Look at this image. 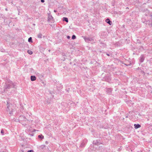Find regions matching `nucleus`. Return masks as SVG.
I'll return each instance as SVG.
<instances>
[{
	"mask_svg": "<svg viewBox=\"0 0 152 152\" xmlns=\"http://www.w3.org/2000/svg\"><path fill=\"white\" fill-rule=\"evenodd\" d=\"M42 34L41 33H39L37 35V37L39 39H41L42 38Z\"/></svg>",
	"mask_w": 152,
	"mask_h": 152,
	"instance_id": "dca6fc26",
	"label": "nucleus"
},
{
	"mask_svg": "<svg viewBox=\"0 0 152 152\" xmlns=\"http://www.w3.org/2000/svg\"><path fill=\"white\" fill-rule=\"evenodd\" d=\"M28 41L29 42L32 43L33 42L32 39L31 37H30L28 40Z\"/></svg>",
	"mask_w": 152,
	"mask_h": 152,
	"instance_id": "f3484780",
	"label": "nucleus"
},
{
	"mask_svg": "<svg viewBox=\"0 0 152 152\" xmlns=\"http://www.w3.org/2000/svg\"><path fill=\"white\" fill-rule=\"evenodd\" d=\"M34 152L33 150H28V151H27V152Z\"/></svg>",
	"mask_w": 152,
	"mask_h": 152,
	"instance_id": "5701e85b",
	"label": "nucleus"
},
{
	"mask_svg": "<svg viewBox=\"0 0 152 152\" xmlns=\"http://www.w3.org/2000/svg\"><path fill=\"white\" fill-rule=\"evenodd\" d=\"M76 38V36L74 35H73L72 37V39H75Z\"/></svg>",
	"mask_w": 152,
	"mask_h": 152,
	"instance_id": "aec40b11",
	"label": "nucleus"
},
{
	"mask_svg": "<svg viewBox=\"0 0 152 152\" xmlns=\"http://www.w3.org/2000/svg\"><path fill=\"white\" fill-rule=\"evenodd\" d=\"M28 53L30 54L31 55L33 54V52L30 50H28Z\"/></svg>",
	"mask_w": 152,
	"mask_h": 152,
	"instance_id": "6ab92c4d",
	"label": "nucleus"
},
{
	"mask_svg": "<svg viewBox=\"0 0 152 152\" xmlns=\"http://www.w3.org/2000/svg\"><path fill=\"white\" fill-rule=\"evenodd\" d=\"M62 20L63 21H66V23H68V18H67L63 17Z\"/></svg>",
	"mask_w": 152,
	"mask_h": 152,
	"instance_id": "2eb2a0df",
	"label": "nucleus"
},
{
	"mask_svg": "<svg viewBox=\"0 0 152 152\" xmlns=\"http://www.w3.org/2000/svg\"><path fill=\"white\" fill-rule=\"evenodd\" d=\"M1 132L2 135H3L4 134V130L3 129H2L1 130Z\"/></svg>",
	"mask_w": 152,
	"mask_h": 152,
	"instance_id": "4be33fe9",
	"label": "nucleus"
},
{
	"mask_svg": "<svg viewBox=\"0 0 152 152\" xmlns=\"http://www.w3.org/2000/svg\"><path fill=\"white\" fill-rule=\"evenodd\" d=\"M64 54V55H63V56H65V54Z\"/></svg>",
	"mask_w": 152,
	"mask_h": 152,
	"instance_id": "473e14b6",
	"label": "nucleus"
},
{
	"mask_svg": "<svg viewBox=\"0 0 152 152\" xmlns=\"http://www.w3.org/2000/svg\"><path fill=\"white\" fill-rule=\"evenodd\" d=\"M126 118H128V116H126Z\"/></svg>",
	"mask_w": 152,
	"mask_h": 152,
	"instance_id": "f704fd0d",
	"label": "nucleus"
},
{
	"mask_svg": "<svg viewBox=\"0 0 152 152\" xmlns=\"http://www.w3.org/2000/svg\"><path fill=\"white\" fill-rule=\"evenodd\" d=\"M33 25L34 26L35 25V24H33Z\"/></svg>",
	"mask_w": 152,
	"mask_h": 152,
	"instance_id": "2f4dec72",
	"label": "nucleus"
},
{
	"mask_svg": "<svg viewBox=\"0 0 152 152\" xmlns=\"http://www.w3.org/2000/svg\"><path fill=\"white\" fill-rule=\"evenodd\" d=\"M54 12H57V11L56 10H54Z\"/></svg>",
	"mask_w": 152,
	"mask_h": 152,
	"instance_id": "bb28decb",
	"label": "nucleus"
},
{
	"mask_svg": "<svg viewBox=\"0 0 152 152\" xmlns=\"http://www.w3.org/2000/svg\"><path fill=\"white\" fill-rule=\"evenodd\" d=\"M38 137L39 139H42L44 138V136L42 135L41 134V135H38Z\"/></svg>",
	"mask_w": 152,
	"mask_h": 152,
	"instance_id": "a211bd4d",
	"label": "nucleus"
},
{
	"mask_svg": "<svg viewBox=\"0 0 152 152\" xmlns=\"http://www.w3.org/2000/svg\"><path fill=\"white\" fill-rule=\"evenodd\" d=\"M113 89L111 88H106V92L107 94L108 95H111L112 94Z\"/></svg>",
	"mask_w": 152,
	"mask_h": 152,
	"instance_id": "423d86ee",
	"label": "nucleus"
},
{
	"mask_svg": "<svg viewBox=\"0 0 152 152\" xmlns=\"http://www.w3.org/2000/svg\"><path fill=\"white\" fill-rule=\"evenodd\" d=\"M48 21L49 22L53 23L54 21L53 20V18L50 15H48Z\"/></svg>",
	"mask_w": 152,
	"mask_h": 152,
	"instance_id": "39448f33",
	"label": "nucleus"
},
{
	"mask_svg": "<svg viewBox=\"0 0 152 152\" xmlns=\"http://www.w3.org/2000/svg\"><path fill=\"white\" fill-rule=\"evenodd\" d=\"M105 22L110 25H111L112 23V21L109 18L105 20Z\"/></svg>",
	"mask_w": 152,
	"mask_h": 152,
	"instance_id": "ddd939ff",
	"label": "nucleus"
},
{
	"mask_svg": "<svg viewBox=\"0 0 152 152\" xmlns=\"http://www.w3.org/2000/svg\"><path fill=\"white\" fill-rule=\"evenodd\" d=\"M19 120H23V121H26L27 119L23 115H21L19 117Z\"/></svg>",
	"mask_w": 152,
	"mask_h": 152,
	"instance_id": "9b49d317",
	"label": "nucleus"
},
{
	"mask_svg": "<svg viewBox=\"0 0 152 152\" xmlns=\"http://www.w3.org/2000/svg\"><path fill=\"white\" fill-rule=\"evenodd\" d=\"M114 45L115 46H117L119 45V44L118 42H116L115 43Z\"/></svg>",
	"mask_w": 152,
	"mask_h": 152,
	"instance_id": "412c9836",
	"label": "nucleus"
},
{
	"mask_svg": "<svg viewBox=\"0 0 152 152\" xmlns=\"http://www.w3.org/2000/svg\"><path fill=\"white\" fill-rule=\"evenodd\" d=\"M45 143H46V144H48V141H46V142H45Z\"/></svg>",
	"mask_w": 152,
	"mask_h": 152,
	"instance_id": "a878e982",
	"label": "nucleus"
},
{
	"mask_svg": "<svg viewBox=\"0 0 152 152\" xmlns=\"http://www.w3.org/2000/svg\"><path fill=\"white\" fill-rule=\"evenodd\" d=\"M145 59V55L143 54L141 55L139 58V62L141 63H142L144 61Z\"/></svg>",
	"mask_w": 152,
	"mask_h": 152,
	"instance_id": "0eeeda50",
	"label": "nucleus"
},
{
	"mask_svg": "<svg viewBox=\"0 0 152 152\" xmlns=\"http://www.w3.org/2000/svg\"><path fill=\"white\" fill-rule=\"evenodd\" d=\"M83 37L86 42H92L94 41V38L91 37H86L83 36Z\"/></svg>",
	"mask_w": 152,
	"mask_h": 152,
	"instance_id": "7ed1b4c3",
	"label": "nucleus"
},
{
	"mask_svg": "<svg viewBox=\"0 0 152 152\" xmlns=\"http://www.w3.org/2000/svg\"><path fill=\"white\" fill-rule=\"evenodd\" d=\"M5 10H7V8H6V9H5Z\"/></svg>",
	"mask_w": 152,
	"mask_h": 152,
	"instance_id": "72a5a7b5",
	"label": "nucleus"
},
{
	"mask_svg": "<svg viewBox=\"0 0 152 152\" xmlns=\"http://www.w3.org/2000/svg\"><path fill=\"white\" fill-rule=\"evenodd\" d=\"M100 36L102 37H106L107 33L106 32H102L100 33Z\"/></svg>",
	"mask_w": 152,
	"mask_h": 152,
	"instance_id": "9d476101",
	"label": "nucleus"
},
{
	"mask_svg": "<svg viewBox=\"0 0 152 152\" xmlns=\"http://www.w3.org/2000/svg\"><path fill=\"white\" fill-rule=\"evenodd\" d=\"M101 143V142H100V140H95L93 141V144L95 145H98Z\"/></svg>",
	"mask_w": 152,
	"mask_h": 152,
	"instance_id": "1a4fd4ad",
	"label": "nucleus"
},
{
	"mask_svg": "<svg viewBox=\"0 0 152 152\" xmlns=\"http://www.w3.org/2000/svg\"><path fill=\"white\" fill-rule=\"evenodd\" d=\"M41 1L42 3H44L45 2L44 0H41Z\"/></svg>",
	"mask_w": 152,
	"mask_h": 152,
	"instance_id": "393cba45",
	"label": "nucleus"
},
{
	"mask_svg": "<svg viewBox=\"0 0 152 152\" xmlns=\"http://www.w3.org/2000/svg\"><path fill=\"white\" fill-rule=\"evenodd\" d=\"M106 55H107V56H110V55H109V54H107V53L106 54Z\"/></svg>",
	"mask_w": 152,
	"mask_h": 152,
	"instance_id": "c756f323",
	"label": "nucleus"
},
{
	"mask_svg": "<svg viewBox=\"0 0 152 152\" xmlns=\"http://www.w3.org/2000/svg\"><path fill=\"white\" fill-rule=\"evenodd\" d=\"M102 80L108 82H110L111 81L110 78L109 76H105L102 78Z\"/></svg>",
	"mask_w": 152,
	"mask_h": 152,
	"instance_id": "20e7f679",
	"label": "nucleus"
},
{
	"mask_svg": "<svg viewBox=\"0 0 152 152\" xmlns=\"http://www.w3.org/2000/svg\"><path fill=\"white\" fill-rule=\"evenodd\" d=\"M100 44H103L104 45H105V44H104V43H102V42H101L100 43Z\"/></svg>",
	"mask_w": 152,
	"mask_h": 152,
	"instance_id": "cd10ccee",
	"label": "nucleus"
},
{
	"mask_svg": "<svg viewBox=\"0 0 152 152\" xmlns=\"http://www.w3.org/2000/svg\"><path fill=\"white\" fill-rule=\"evenodd\" d=\"M67 38L68 39H69L70 38V37L69 36H67Z\"/></svg>",
	"mask_w": 152,
	"mask_h": 152,
	"instance_id": "b1692460",
	"label": "nucleus"
},
{
	"mask_svg": "<svg viewBox=\"0 0 152 152\" xmlns=\"http://www.w3.org/2000/svg\"><path fill=\"white\" fill-rule=\"evenodd\" d=\"M87 140H83L82 142H81L80 145V147H84L85 146L86 144L87 143Z\"/></svg>",
	"mask_w": 152,
	"mask_h": 152,
	"instance_id": "6e6552de",
	"label": "nucleus"
},
{
	"mask_svg": "<svg viewBox=\"0 0 152 152\" xmlns=\"http://www.w3.org/2000/svg\"><path fill=\"white\" fill-rule=\"evenodd\" d=\"M12 105L11 104H9L8 102H7V104L6 111L9 113L10 114H12L13 109L12 108Z\"/></svg>",
	"mask_w": 152,
	"mask_h": 152,
	"instance_id": "f03ea898",
	"label": "nucleus"
},
{
	"mask_svg": "<svg viewBox=\"0 0 152 152\" xmlns=\"http://www.w3.org/2000/svg\"><path fill=\"white\" fill-rule=\"evenodd\" d=\"M150 17H151V18H152V15H150Z\"/></svg>",
	"mask_w": 152,
	"mask_h": 152,
	"instance_id": "7c9ffc66",
	"label": "nucleus"
},
{
	"mask_svg": "<svg viewBox=\"0 0 152 152\" xmlns=\"http://www.w3.org/2000/svg\"><path fill=\"white\" fill-rule=\"evenodd\" d=\"M151 26H152V24H151Z\"/></svg>",
	"mask_w": 152,
	"mask_h": 152,
	"instance_id": "c9c22d12",
	"label": "nucleus"
},
{
	"mask_svg": "<svg viewBox=\"0 0 152 152\" xmlns=\"http://www.w3.org/2000/svg\"><path fill=\"white\" fill-rule=\"evenodd\" d=\"M134 128L136 129H137L139 128H140V127H141V125L139 124H134Z\"/></svg>",
	"mask_w": 152,
	"mask_h": 152,
	"instance_id": "f8f14e48",
	"label": "nucleus"
},
{
	"mask_svg": "<svg viewBox=\"0 0 152 152\" xmlns=\"http://www.w3.org/2000/svg\"><path fill=\"white\" fill-rule=\"evenodd\" d=\"M125 65L126 66H128L129 65H130V64H128V65H127V64H125Z\"/></svg>",
	"mask_w": 152,
	"mask_h": 152,
	"instance_id": "c85d7f7f",
	"label": "nucleus"
},
{
	"mask_svg": "<svg viewBox=\"0 0 152 152\" xmlns=\"http://www.w3.org/2000/svg\"><path fill=\"white\" fill-rule=\"evenodd\" d=\"M12 86L13 87H15V85L13 82L9 80H7L5 82V85L4 86V91H5L6 90L10 89Z\"/></svg>",
	"mask_w": 152,
	"mask_h": 152,
	"instance_id": "f257e3e1",
	"label": "nucleus"
},
{
	"mask_svg": "<svg viewBox=\"0 0 152 152\" xmlns=\"http://www.w3.org/2000/svg\"><path fill=\"white\" fill-rule=\"evenodd\" d=\"M36 77L34 75H32L31 76V81H34L36 80Z\"/></svg>",
	"mask_w": 152,
	"mask_h": 152,
	"instance_id": "4468645a",
	"label": "nucleus"
}]
</instances>
